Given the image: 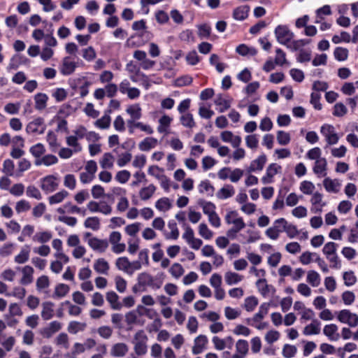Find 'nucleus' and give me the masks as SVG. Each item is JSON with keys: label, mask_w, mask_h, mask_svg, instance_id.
I'll return each mask as SVG.
<instances>
[{"label": "nucleus", "mask_w": 358, "mask_h": 358, "mask_svg": "<svg viewBox=\"0 0 358 358\" xmlns=\"http://www.w3.org/2000/svg\"><path fill=\"white\" fill-rule=\"evenodd\" d=\"M269 303H264L261 304L259 308V310L252 317L246 320L247 323L259 330L266 329L268 326V323L262 322L264 318L268 313Z\"/></svg>", "instance_id": "f257e3e1"}, {"label": "nucleus", "mask_w": 358, "mask_h": 358, "mask_svg": "<svg viewBox=\"0 0 358 358\" xmlns=\"http://www.w3.org/2000/svg\"><path fill=\"white\" fill-rule=\"evenodd\" d=\"M148 337L143 330H138L134 336L132 343L136 355L143 356L147 353Z\"/></svg>", "instance_id": "f03ea898"}, {"label": "nucleus", "mask_w": 358, "mask_h": 358, "mask_svg": "<svg viewBox=\"0 0 358 358\" xmlns=\"http://www.w3.org/2000/svg\"><path fill=\"white\" fill-rule=\"evenodd\" d=\"M148 287L159 288L160 285L155 283V278L148 273H141L138 275L137 284L133 287V292L145 291Z\"/></svg>", "instance_id": "7ed1b4c3"}, {"label": "nucleus", "mask_w": 358, "mask_h": 358, "mask_svg": "<svg viewBox=\"0 0 358 358\" xmlns=\"http://www.w3.org/2000/svg\"><path fill=\"white\" fill-rule=\"evenodd\" d=\"M275 36L277 41L287 47H289V43L293 40L294 33L289 30L286 25H278L274 31Z\"/></svg>", "instance_id": "20e7f679"}, {"label": "nucleus", "mask_w": 358, "mask_h": 358, "mask_svg": "<svg viewBox=\"0 0 358 358\" xmlns=\"http://www.w3.org/2000/svg\"><path fill=\"white\" fill-rule=\"evenodd\" d=\"M320 133L324 137L327 145H333L339 141V136L334 126L329 124H324L320 127Z\"/></svg>", "instance_id": "39448f33"}, {"label": "nucleus", "mask_w": 358, "mask_h": 358, "mask_svg": "<svg viewBox=\"0 0 358 358\" xmlns=\"http://www.w3.org/2000/svg\"><path fill=\"white\" fill-rule=\"evenodd\" d=\"M337 320L343 324H347L351 327L358 325V315L352 313L350 310L343 309L336 313Z\"/></svg>", "instance_id": "423d86ee"}, {"label": "nucleus", "mask_w": 358, "mask_h": 358, "mask_svg": "<svg viewBox=\"0 0 358 358\" xmlns=\"http://www.w3.org/2000/svg\"><path fill=\"white\" fill-rule=\"evenodd\" d=\"M119 91L121 94L127 95L129 99H136L141 96V90L135 87H131L129 80L124 79L119 84Z\"/></svg>", "instance_id": "0eeeda50"}, {"label": "nucleus", "mask_w": 358, "mask_h": 358, "mask_svg": "<svg viewBox=\"0 0 358 358\" xmlns=\"http://www.w3.org/2000/svg\"><path fill=\"white\" fill-rule=\"evenodd\" d=\"M59 184V179L55 175H48L41 179L40 187L45 193L55 191Z\"/></svg>", "instance_id": "6e6552de"}, {"label": "nucleus", "mask_w": 358, "mask_h": 358, "mask_svg": "<svg viewBox=\"0 0 358 358\" xmlns=\"http://www.w3.org/2000/svg\"><path fill=\"white\" fill-rule=\"evenodd\" d=\"M46 129V124L43 117H38L28 123L26 127V131L28 134L41 135L44 134Z\"/></svg>", "instance_id": "1a4fd4ad"}, {"label": "nucleus", "mask_w": 358, "mask_h": 358, "mask_svg": "<svg viewBox=\"0 0 358 358\" xmlns=\"http://www.w3.org/2000/svg\"><path fill=\"white\" fill-rule=\"evenodd\" d=\"M286 224L285 218H279L274 221L273 226L268 228L265 234L271 240H277L279 238L280 233L284 230L282 226Z\"/></svg>", "instance_id": "9d476101"}, {"label": "nucleus", "mask_w": 358, "mask_h": 358, "mask_svg": "<svg viewBox=\"0 0 358 358\" xmlns=\"http://www.w3.org/2000/svg\"><path fill=\"white\" fill-rule=\"evenodd\" d=\"M127 126L129 134H133L136 129H140L146 134H152L154 133L153 128L148 124L143 122H138L134 120H127Z\"/></svg>", "instance_id": "9b49d317"}, {"label": "nucleus", "mask_w": 358, "mask_h": 358, "mask_svg": "<svg viewBox=\"0 0 358 358\" xmlns=\"http://www.w3.org/2000/svg\"><path fill=\"white\" fill-rule=\"evenodd\" d=\"M310 202L311 204L310 211L315 214H320L323 208L327 206V202L323 200V194L319 192L313 194Z\"/></svg>", "instance_id": "f8f14e48"}, {"label": "nucleus", "mask_w": 358, "mask_h": 358, "mask_svg": "<svg viewBox=\"0 0 358 358\" xmlns=\"http://www.w3.org/2000/svg\"><path fill=\"white\" fill-rule=\"evenodd\" d=\"M133 57L140 62V67L143 70H150L155 65V62L148 58L147 53L141 50H136L134 52Z\"/></svg>", "instance_id": "ddd939ff"}, {"label": "nucleus", "mask_w": 358, "mask_h": 358, "mask_svg": "<svg viewBox=\"0 0 358 358\" xmlns=\"http://www.w3.org/2000/svg\"><path fill=\"white\" fill-rule=\"evenodd\" d=\"M87 242L92 250L99 253H104L108 248V241L106 239L91 237L87 240Z\"/></svg>", "instance_id": "4468645a"}, {"label": "nucleus", "mask_w": 358, "mask_h": 358, "mask_svg": "<svg viewBox=\"0 0 358 358\" xmlns=\"http://www.w3.org/2000/svg\"><path fill=\"white\" fill-rule=\"evenodd\" d=\"M225 222L227 224H233L236 228H245V223L243 217H240L236 210H229L224 216Z\"/></svg>", "instance_id": "2eb2a0df"}, {"label": "nucleus", "mask_w": 358, "mask_h": 358, "mask_svg": "<svg viewBox=\"0 0 358 358\" xmlns=\"http://www.w3.org/2000/svg\"><path fill=\"white\" fill-rule=\"evenodd\" d=\"M17 269L22 273V277L20 280V283L22 285H28L34 280V269L29 265H26L22 267H17Z\"/></svg>", "instance_id": "dca6fc26"}, {"label": "nucleus", "mask_w": 358, "mask_h": 358, "mask_svg": "<svg viewBox=\"0 0 358 358\" xmlns=\"http://www.w3.org/2000/svg\"><path fill=\"white\" fill-rule=\"evenodd\" d=\"M69 108L66 106H62L59 110L57 114L54 117L52 121L57 122V131L66 132L68 130L67 122L64 119V116L67 115L66 110Z\"/></svg>", "instance_id": "f3484780"}, {"label": "nucleus", "mask_w": 358, "mask_h": 358, "mask_svg": "<svg viewBox=\"0 0 358 358\" xmlns=\"http://www.w3.org/2000/svg\"><path fill=\"white\" fill-rule=\"evenodd\" d=\"M282 167L276 163H272L266 168L265 175L262 178L264 184H269L273 182V178L280 171Z\"/></svg>", "instance_id": "a211bd4d"}, {"label": "nucleus", "mask_w": 358, "mask_h": 358, "mask_svg": "<svg viewBox=\"0 0 358 358\" xmlns=\"http://www.w3.org/2000/svg\"><path fill=\"white\" fill-rule=\"evenodd\" d=\"M212 342L215 348L217 350H222L225 348L231 349L234 345V339L231 336H227L224 338L214 336L212 338Z\"/></svg>", "instance_id": "6ab92c4d"}, {"label": "nucleus", "mask_w": 358, "mask_h": 358, "mask_svg": "<svg viewBox=\"0 0 358 358\" xmlns=\"http://www.w3.org/2000/svg\"><path fill=\"white\" fill-rule=\"evenodd\" d=\"M129 352V346L124 343H116L112 345L110 355L113 357L121 358L126 356Z\"/></svg>", "instance_id": "aec40b11"}, {"label": "nucleus", "mask_w": 358, "mask_h": 358, "mask_svg": "<svg viewBox=\"0 0 358 358\" xmlns=\"http://www.w3.org/2000/svg\"><path fill=\"white\" fill-rule=\"evenodd\" d=\"M76 67V63L73 59L65 57L62 62L60 73L64 76H69L75 71Z\"/></svg>", "instance_id": "412c9836"}, {"label": "nucleus", "mask_w": 358, "mask_h": 358, "mask_svg": "<svg viewBox=\"0 0 358 358\" xmlns=\"http://www.w3.org/2000/svg\"><path fill=\"white\" fill-rule=\"evenodd\" d=\"M62 328V324L58 321H52L48 325L41 329V334L46 338H51L55 333L58 332Z\"/></svg>", "instance_id": "4be33fe9"}, {"label": "nucleus", "mask_w": 358, "mask_h": 358, "mask_svg": "<svg viewBox=\"0 0 358 358\" xmlns=\"http://www.w3.org/2000/svg\"><path fill=\"white\" fill-rule=\"evenodd\" d=\"M220 138L224 143H229L233 148H238L241 144V138L234 135L230 131H224L220 134Z\"/></svg>", "instance_id": "5701e85b"}, {"label": "nucleus", "mask_w": 358, "mask_h": 358, "mask_svg": "<svg viewBox=\"0 0 358 358\" xmlns=\"http://www.w3.org/2000/svg\"><path fill=\"white\" fill-rule=\"evenodd\" d=\"M208 340L206 336L199 335L194 340V345L192 347V353L194 355L201 354L206 348Z\"/></svg>", "instance_id": "b1692460"}, {"label": "nucleus", "mask_w": 358, "mask_h": 358, "mask_svg": "<svg viewBox=\"0 0 358 358\" xmlns=\"http://www.w3.org/2000/svg\"><path fill=\"white\" fill-rule=\"evenodd\" d=\"M323 334L331 341H337L341 338L338 327L336 324H326L323 328Z\"/></svg>", "instance_id": "393cba45"}, {"label": "nucleus", "mask_w": 358, "mask_h": 358, "mask_svg": "<svg viewBox=\"0 0 358 358\" xmlns=\"http://www.w3.org/2000/svg\"><path fill=\"white\" fill-rule=\"evenodd\" d=\"M267 158L265 154H262L258 156L255 159L252 160L248 169V173L260 171L264 169L266 164Z\"/></svg>", "instance_id": "a878e982"}, {"label": "nucleus", "mask_w": 358, "mask_h": 358, "mask_svg": "<svg viewBox=\"0 0 358 358\" xmlns=\"http://www.w3.org/2000/svg\"><path fill=\"white\" fill-rule=\"evenodd\" d=\"M323 186L327 192L338 193L341 189V182L338 179L326 178L323 180Z\"/></svg>", "instance_id": "bb28decb"}, {"label": "nucleus", "mask_w": 358, "mask_h": 358, "mask_svg": "<svg viewBox=\"0 0 358 358\" xmlns=\"http://www.w3.org/2000/svg\"><path fill=\"white\" fill-rule=\"evenodd\" d=\"M173 121V118L164 114L158 120L157 131L159 134H167L169 133V127Z\"/></svg>", "instance_id": "cd10ccee"}, {"label": "nucleus", "mask_w": 358, "mask_h": 358, "mask_svg": "<svg viewBox=\"0 0 358 358\" xmlns=\"http://www.w3.org/2000/svg\"><path fill=\"white\" fill-rule=\"evenodd\" d=\"M249 350L248 343L245 340L240 339L236 343V353L231 358H244Z\"/></svg>", "instance_id": "c85d7f7f"}, {"label": "nucleus", "mask_w": 358, "mask_h": 358, "mask_svg": "<svg viewBox=\"0 0 358 358\" xmlns=\"http://www.w3.org/2000/svg\"><path fill=\"white\" fill-rule=\"evenodd\" d=\"M106 299L111 309L119 310L122 308V303L119 301L120 297L114 291L107 292Z\"/></svg>", "instance_id": "c756f323"}, {"label": "nucleus", "mask_w": 358, "mask_h": 358, "mask_svg": "<svg viewBox=\"0 0 358 358\" xmlns=\"http://www.w3.org/2000/svg\"><path fill=\"white\" fill-rule=\"evenodd\" d=\"M313 173L317 177H324L327 174V161L325 158H322L315 162L313 167Z\"/></svg>", "instance_id": "7c9ffc66"}, {"label": "nucleus", "mask_w": 358, "mask_h": 358, "mask_svg": "<svg viewBox=\"0 0 358 358\" xmlns=\"http://www.w3.org/2000/svg\"><path fill=\"white\" fill-rule=\"evenodd\" d=\"M93 268L99 274L108 275L110 265L104 258H98L94 262Z\"/></svg>", "instance_id": "2f4dec72"}, {"label": "nucleus", "mask_w": 358, "mask_h": 358, "mask_svg": "<svg viewBox=\"0 0 358 358\" xmlns=\"http://www.w3.org/2000/svg\"><path fill=\"white\" fill-rule=\"evenodd\" d=\"M231 99L227 96L219 94L216 96L214 103L218 107L220 113H224L231 107Z\"/></svg>", "instance_id": "473e14b6"}, {"label": "nucleus", "mask_w": 358, "mask_h": 358, "mask_svg": "<svg viewBox=\"0 0 358 358\" xmlns=\"http://www.w3.org/2000/svg\"><path fill=\"white\" fill-rule=\"evenodd\" d=\"M125 111L130 117L129 120H138L142 117V108L139 103L128 106Z\"/></svg>", "instance_id": "72a5a7b5"}, {"label": "nucleus", "mask_w": 358, "mask_h": 358, "mask_svg": "<svg viewBox=\"0 0 358 358\" xmlns=\"http://www.w3.org/2000/svg\"><path fill=\"white\" fill-rule=\"evenodd\" d=\"M320 322L317 320H314L303 328V334L305 336L317 335L320 333Z\"/></svg>", "instance_id": "f704fd0d"}, {"label": "nucleus", "mask_w": 358, "mask_h": 358, "mask_svg": "<svg viewBox=\"0 0 358 358\" xmlns=\"http://www.w3.org/2000/svg\"><path fill=\"white\" fill-rule=\"evenodd\" d=\"M158 144L157 138L153 137H146L138 143V148L143 152H148L155 148Z\"/></svg>", "instance_id": "c9c22d12"}, {"label": "nucleus", "mask_w": 358, "mask_h": 358, "mask_svg": "<svg viewBox=\"0 0 358 358\" xmlns=\"http://www.w3.org/2000/svg\"><path fill=\"white\" fill-rule=\"evenodd\" d=\"M30 247L29 245L23 246L20 252L15 257L14 262L17 264H25L29 259Z\"/></svg>", "instance_id": "e433bc0d"}, {"label": "nucleus", "mask_w": 358, "mask_h": 358, "mask_svg": "<svg viewBox=\"0 0 358 358\" xmlns=\"http://www.w3.org/2000/svg\"><path fill=\"white\" fill-rule=\"evenodd\" d=\"M48 96L45 93H37L34 96V107L36 110L41 111L47 107Z\"/></svg>", "instance_id": "4c0bfd02"}, {"label": "nucleus", "mask_w": 358, "mask_h": 358, "mask_svg": "<svg viewBox=\"0 0 358 358\" xmlns=\"http://www.w3.org/2000/svg\"><path fill=\"white\" fill-rule=\"evenodd\" d=\"M256 286L259 292L264 296L268 295L271 292L274 291L273 287L268 285L265 278L258 279L256 282Z\"/></svg>", "instance_id": "58836bf2"}, {"label": "nucleus", "mask_w": 358, "mask_h": 358, "mask_svg": "<svg viewBox=\"0 0 358 358\" xmlns=\"http://www.w3.org/2000/svg\"><path fill=\"white\" fill-rule=\"evenodd\" d=\"M235 194L234 187L231 185H225L216 194V196L222 200L232 197Z\"/></svg>", "instance_id": "ea45409f"}, {"label": "nucleus", "mask_w": 358, "mask_h": 358, "mask_svg": "<svg viewBox=\"0 0 358 358\" xmlns=\"http://www.w3.org/2000/svg\"><path fill=\"white\" fill-rule=\"evenodd\" d=\"M250 7L247 5L240 6L236 8L233 11V17L236 20L242 21L246 19L248 16Z\"/></svg>", "instance_id": "a19ab883"}, {"label": "nucleus", "mask_w": 358, "mask_h": 358, "mask_svg": "<svg viewBox=\"0 0 358 358\" xmlns=\"http://www.w3.org/2000/svg\"><path fill=\"white\" fill-rule=\"evenodd\" d=\"M126 70L131 73L129 78L133 83H138V76L143 73L141 72L140 68L134 64L132 62H130L126 65Z\"/></svg>", "instance_id": "79ce46f5"}, {"label": "nucleus", "mask_w": 358, "mask_h": 358, "mask_svg": "<svg viewBox=\"0 0 358 358\" xmlns=\"http://www.w3.org/2000/svg\"><path fill=\"white\" fill-rule=\"evenodd\" d=\"M115 157L110 152H106L99 160V164L103 169H111L113 167Z\"/></svg>", "instance_id": "37998d69"}, {"label": "nucleus", "mask_w": 358, "mask_h": 358, "mask_svg": "<svg viewBox=\"0 0 358 358\" xmlns=\"http://www.w3.org/2000/svg\"><path fill=\"white\" fill-rule=\"evenodd\" d=\"M50 285L48 276L43 275L38 277L36 281V287L38 292H47Z\"/></svg>", "instance_id": "c03bdc74"}, {"label": "nucleus", "mask_w": 358, "mask_h": 358, "mask_svg": "<svg viewBox=\"0 0 358 358\" xmlns=\"http://www.w3.org/2000/svg\"><path fill=\"white\" fill-rule=\"evenodd\" d=\"M58 162V159L56 156L53 155H46L43 157L36 159L35 161V164L36 166L45 165L46 166H50L51 165L55 164Z\"/></svg>", "instance_id": "a18cd8bd"}, {"label": "nucleus", "mask_w": 358, "mask_h": 358, "mask_svg": "<svg viewBox=\"0 0 358 358\" xmlns=\"http://www.w3.org/2000/svg\"><path fill=\"white\" fill-rule=\"evenodd\" d=\"M306 282L312 287H317L321 283V277L317 271L310 270L307 273Z\"/></svg>", "instance_id": "49530a36"}, {"label": "nucleus", "mask_w": 358, "mask_h": 358, "mask_svg": "<svg viewBox=\"0 0 358 358\" xmlns=\"http://www.w3.org/2000/svg\"><path fill=\"white\" fill-rule=\"evenodd\" d=\"M243 279V276L232 271H227L224 274V280L228 285L238 284Z\"/></svg>", "instance_id": "de8ad7c7"}, {"label": "nucleus", "mask_w": 358, "mask_h": 358, "mask_svg": "<svg viewBox=\"0 0 358 358\" xmlns=\"http://www.w3.org/2000/svg\"><path fill=\"white\" fill-rule=\"evenodd\" d=\"M111 110H108L105 113V114L99 119H98L94 124L96 127L100 128L101 129H106L109 128L110 125L111 118L110 116Z\"/></svg>", "instance_id": "09e8293b"}, {"label": "nucleus", "mask_w": 358, "mask_h": 358, "mask_svg": "<svg viewBox=\"0 0 358 358\" xmlns=\"http://www.w3.org/2000/svg\"><path fill=\"white\" fill-rule=\"evenodd\" d=\"M115 266L116 268L122 271L127 274L129 275V266H130V261L127 257H118L115 261Z\"/></svg>", "instance_id": "8fccbe9b"}, {"label": "nucleus", "mask_w": 358, "mask_h": 358, "mask_svg": "<svg viewBox=\"0 0 358 358\" xmlns=\"http://www.w3.org/2000/svg\"><path fill=\"white\" fill-rule=\"evenodd\" d=\"M69 195V192L62 189L55 194L48 197V201L50 205L57 204L62 203Z\"/></svg>", "instance_id": "3c124183"}, {"label": "nucleus", "mask_w": 358, "mask_h": 358, "mask_svg": "<svg viewBox=\"0 0 358 358\" xmlns=\"http://www.w3.org/2000/svg\"><path fill=\"white\" fill-rule=\"evenodd\" d=\"M156 191V187L153 184H150L147 187L141 188L139 191V197L143 201L150 199Z\"/></svg>", "instance_id": "603ef678"}, {"label": "nucleus", "mask_w": 358, "mask_h": 358, "mask_svg": "<svg viewBox=\"0 0 358 358\" xmlns=\"http://www.w3.org/2000/svg\"><path fill=\"white\" fill-rule=\"evenodd\" d=\"M53 303L50 301L44 302L42 304L41 317L45 320H48L53 317Z\"/></svg>", "instance_id": "864d4df0"}, {"label": "nucleus", "mask_w": 358, "mask_h": 358, "mask_svg": "<svg viewBox=\"0 0 358 358\" xmlns=\"http://www.w3.org/2000/svg\"><path fill=\"white\" fill-rule=\"evenodd\" d=\"M69 287L64 283H59L55 286L52 297L55 299H61L64 297L69 292Z\"/></svg>", "instance_id": "5fc2aeb1"}, {"label": "nucleus", "mask_w": 358, "mask_h": 358, "mask_svg": "<svg viewBox=\"0 0 358 358\" xmlns=\"http://www.w3.org/2000/svg\"><path fill=\"white\" fill-rule=\"evenodd\" d=\"M245 145L252 150H257L259 147V136L256 134H249L245 137Z\"/></svg>", "instance_id": "6e6d98bb"}, {"label": "nucleus", "mask_w": 358, "mask_h": 358, "mask_svg": "<svg viewBox=\"0 0 358 358\" xmlns=\"http://www.w3.org/2000/svg\"><path fill=\"white\" fill-rule=\"evenodd\" d=\"M138 315L134 310L127 312L124 315V322L127 326V330L130 331L134 324L137 323Z\"/></svg>", "instance_id": "4d7b16f0"}, {"label": "nucleus", "mask_w": 358, "mask_h": 358, "mask_svg": "<svg viewBox=\"0 0 358 358\" xmlns=\"http://www.w3.org/2000/svg\"><path fill=\"white\" fill-rule=\"evenodd\" d=\"M155 208L162 212H166L172 208V203L167 197H162L155 203Z\"/></svg>", "instance_id": "13d9d810"}, {"label": "nucleus", "mask_w": 358, "mask_h": 358, "mask_svg": "<svg viewBox=\"0 0 358 358\" xmlns=\"http://www.w3.org/2000/svg\"><path fill=\"white\" fill-rule=\"evenodd\" d=\"M52 238V234L49 231L37 232L33 237V241L40 243H45Z\"/></svg>", "instance_id": "bf43d9fd"}, {"label": "nucleus", "mask_w": 358, "mask_h": 358, "mask_svg": "<svg viewBox=\"0 0 358 358\" xmlns=\"http://www.w3.org/2000/svg\"><path fill=\"white\" fill-rule=\"evenodd\" d=\"M100 220L98 217H89L84 222V226L87 229L97 231L100 229Z\"/></svg>", "instance_id": "052dcab7"}, {"label": "nucleus", "mask_w": 358, "mask_h": 358, "mask_svg": "<svg viewBox=\"0 0 358 358\" xmlns=\"http://www.w3.org/2000/svg\"><path fill=\"white\" fill-rule=\"evenodd\" d=\"M317 254L310 251L303 252L299 257L300 263L303 265H308L313 262L314 258H317Z\"/></svg>", "instance_id": "680f3d73"}, {"label": "nucleus", "mask_w": 358, "mask_h": 358, "mask_svg": "<svg viewBox=\"0 0 358 358\" xmlns=\"http://www.w3.org/2000/svg\"><path fill=\"white\" fill-rule=\"evenodd\" d=\"M315 189V185L308 180H303L300 183L299 189L300 191L306 195H310L314 194V190Z\"/></svg>", "instance_id": "e2e57ef3"}, {"label": "nucleus", "mask_w": 358, "mask_h": 358, "mask_svg": "<svg viewBox=\"0 0 358 358\" xmlns=\"http://www.w3.org/2000/svg\"><path fill=\"white\" fill-rule=\"evenodd\" d=\"M180 122L182 125L187 128H193L196 125L193 115L189 113L182 114Z\"/></svg>", "instance_id": "0e129e2a"}, {"label": "nucleus", "mask_w": 358, "mask_h": 358, "mask_svg": "<svg viewBox=\"0 0 358 358\" xmlns=\"http://www.w3.org/2000/svg\"><path fill=\"white\" fill-rule=\"evenodd\" d=\"M199 234L205 240H210L213 237V232L206 223H201L198 227Z\"/></svg>", "instance_id": "69168bd1"}, {"label": "nucleus", "mask_w": 358, "mask_h": 358, "mask_svg": "<svg viewBox=\"0 0 358 358\" xmlns=\"http://www.w3.org/2000/svg\"><path fill=\"white\" fill-rule=\"evenodd\" d=\"M259 301L256 296H251L246 297L244 300L243 308L248 312L253 311L258 305Z\"/></svg>", "instance_id": "338daca9"}, {"label": "nucleus", "mask_w": 358, "mask_h": 358, "mask_svg": "<svg viewBox=\"0 0 358 358\" xmlns=\"http://www.w3.org/2000/svg\"><path fill=\"white\" fill-rule=\"evenodd\" d=\"M169 272L174 278L178 279L183 275L185 270L180 264L174 263L169 268Z\"/></svg>", "instance_id": "774afa93"}]
</instances>
